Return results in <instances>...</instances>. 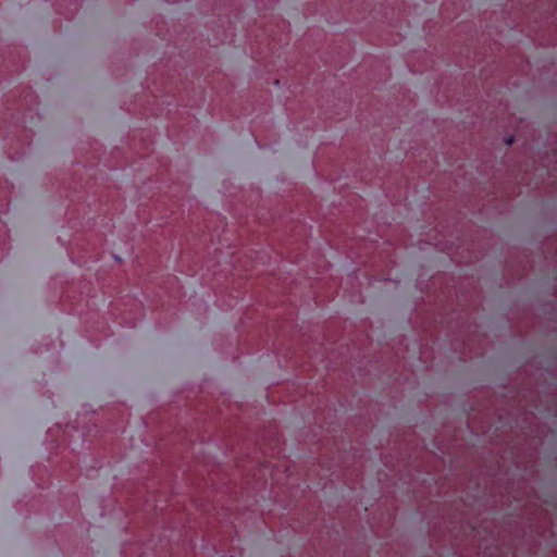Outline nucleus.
Returning <instances> with one entry per match:
<instances>
[{"label": "nucleus", "mask_w": 557, "mask_h": 557, "mask_svg": "<svg viewBox=\"0 0 557 557\" xmlns=\"http://www.w3.org/2000/svg\"><path fill=\"white\" fill-rule=\"evenodd\" d=\"M512 141H513V139H512V138H509V139H507V141H506V143H507V145H511V144H512Z\"/></svg>", "instance_id": "1"}]
</instances>
